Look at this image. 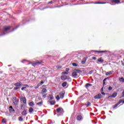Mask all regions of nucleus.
Instances as JSON below:
<instances>
[{
	"instance_id": "nucleus-22",
	"label": "nucleus",
	"mask_w": 124,
	"mask_h": 124,
	"mask_svg": "<svg viewBox=\"0 0 124 124\" xmlns=\"http://www.w3.org/2000/svg\"><path fill=\"white\" fill-rule=\"evenodd\" d=\"M97 61L99 62H104V60H103V59H102L101 58H99L97 60Z\"/></svg>"
},
{
	"instance_id": "nucleus-55",
	"label": "nucleus",
	"mask_w": 124,
	"mask_h": 124,
	"mask_svg": "<svg viewBox=\"0 0 124 124\" xmlns=\"http://www.w3.org/2000/svg\"><path fill=\"white\" fill-rule=\"evenodd\" d=\"M59 107V105L55 106V107Z\"/></svg>"
},
{
	"instance_id": "nucleus-31",
	"label": "nucleus",
	"mask_w": 124,
	"mask_h": 124,
	"mask_svg": "<svg viewBox=\"0 0 124 124\" xmlns=\"http://www.w3.org/2000/svg\"><path fill=\"white\" fill-rule=\"evenodd\" d=\"M20 89L19 87H15V88H14V90L15 91H16V90H18V89Z\"/></svg>"
},
{
	"instance_id": "nucleus-60",
	"label": "nucleus",
	"mask_w": 124,
	"mask_h": 124,
	"mask_svg": "<svg viewBox=\"0 0 124 124\" xmlns=\"http://www.w3.org/2000/svg\"><path fill=\"white\" fill-rule=\"evenodd\" d=\"M92 115H94V114H93V113H92Z\"/></svg>"
},
{
	"instance_id": "nucleus-21",
	"label": "nucleus",
	"mask_w": 124,
	"mask_h": 124,
	"mask_svg": "<svg viewBox=\"0 0 124 124\" xmlns=\"http://www.w3.org/2000/svg\"><path fill=\"white\" fill-rule=\"evenodd\" d=\"M95 52H96L98 54H100L101 53H105V52H106V51H95Z\"/></svg>"
},
{
	"instance_id": "nucleus-12",
	"label": "nucleus",
	"mask_w": 124,
	"mask_h": 124,
	"mask_svg": "<svg viewBox=\"0 0 124 124\" xmlns=\"http://www.w3.org/2000/svg\"><path fill=\"white\" fill-rule=\"evenodd\" d=\"M40 64H41V62H34V63L32 64L33 66H35V65H39Z\"/></svg>"
},
{
	"instance_id": "nucleus-6",
	"label": "nucleus",
	"mask_w": 124,
	"mask_h": 124,
	"mask_svg": "<svg viewBox=\"0 0 124 124\" xmlns=\"http://www.w3.org/2000/svg\"><path fill=\"white\" fill-rule=\"evenodd\" d=\"M121 0H110V2H112V3H115L116 4H118L120 3Z\"/></svg>"
},
{
	"instance_id": "nucleus-15",
	"label": "nucleus",
	"mask_w": 124,
	"mask_h": 124,
	"mask_svg": "<svg viewBox=\"0 0 124 124\" xmlns=\"http://www.w3.org/2000/svg\"><path fill=\"white\" fill-rule=\"evenodd\" d=\"M61 79H62L63 80H65L66 79H67V76H62L61 77Z\"/></svg>"
},
{
	"instance_id": "nucleus-18",
	"label": "nucleus",
	"mask_w": 124,
	"mask_h": 124,
	"mask_svg": "<svg viewBox=\"0 0 124 124\" xmlns=\"http://www.w3.org/2000/svg\"><path fill=\"white\" fill-rule=\"evenodd\" d=\"M29 106H31V107H32V106H34V102H30L29 103Z\"/></svg>"
},
{
	"instance_id": "nucleus-29",
	"label": "nucleus",
	"mask_w": 124,
	"mask_h": 124,
	"mask_svg": "<svg viewBox=\"0 0 124 124\" xmlns=\"http://www.w3.org/2000/svg\"><path fill=\"white\" fill-rule=\"evenodd\" d=\"M96 3L97 4H105V3H106V2H98Z\"/></svg>"
},
{
	"instance_id": "nucleus-33",
	"label": "nucleus",
	"mask_w": 124,
	"mask_h": 124,
	"mask_svg": "<svg viewBox=\"0 0 124 124\" xmlns=\"http://www.w3.org/2000/svg\"><path fill=\"white\" fill-rule=\"evenodd\" d=\"M90 105H91V103H90V102H88L87 103V107H89V106H90Z\"/></svg>"
},
{
	"instance_id": "nucleus-24",
	"label": "nucleus",
	"mask_w": 124,
	"mask_h": 124,
	"mask_svg": "<svg viewBox=\"0 0 124 124\" xmlns=\"http://www.w3.org/2000/svg\"><path fill=\"white\" fill-rule=\"evenodd\" d=\"M119 81H120V82H123V83H124V78H119Z\"/></svg>"
},
{
	"instance_id": "nucleus-56",
	"label": "nucleus",
	"mask_w": 124,
	"mask_h": 124,
	"mask_svg": "<svg viewBox=\"0 0 124 124\" xmlns=\"http://www.w3.org/2000/svg\"><path fill=\"white\" fill-rule=\"evenodd\" d=\"M24 89H27V87H23Z\"/></svg>"
},
{
	"instance_id": "nucleus-50",
	"label": "nucleus",
	"mask_w": 124,
	"mask_h": 124,
	"mask_svg": "<svg viewBox=\"0 0 124 124\" xmlns=\"http://www.w3.org/2000/svg\"><path fill=\"white\" fill-rule=\"evenodd\" d=\"M93 60H96V57H93Z\"/></svg>"
},
{
	"instance_id": "nucleus-38",
	"label": "nucleus",
	"mask_w": 124,
	"mask_h": 124,
	"mask_svg": "<svg viewBox=\"0 0 124 124\" xmlns=\"http://www.w3.org/2000/svg\"><path fill=\"white\" fill-rule=\"evenodd\" d=\"M46 95H47V94H44V95H43V97H44V98H46Z\"/></svg>"
},
{
	"instance_id": "nucleus-58",
	"label": "nucleus",
	"mask_w": 124,
	"mask_h": 124,
	"mask_svg": "<svg viewBox=\"0 0 124 124\" xmlns=\"http://www.w3.org/2000/svg\"><path fill=\"white\" fill-rule=\"evenodd\" d=\"M115 4H111V5H115Z\"/></svg>"
},
{
	"instance_id": "nucleus-25",
	"label": "nucleus",
	"mask_w": 124,
	"mask_h": 124,
	"mask_svg": "<svg viewBox=\"0 0 124 124\" xmlns=\"http://www.w3.org/2000/svg\"><path fill=\"white\" fill-rule=\"evenodd\" d=\"M92 86V84H90V83H87L85 85V87L86 88H89L90 86Z\"/></svg>"
},
{
	"instance_id": "nucleus-51",
	"label": "nucleus",
	"mask_w": 124,
	"mask_h": 124,
	"mask_svg": "<svg viewBox=\"0 0 124 124\" xmlns=\"http://www.w3.org/2000/svg\"><path fill=\"white\" fill-rule=\"evenodd\" d=\"M13 107L12 106L10 107V109H13Z\"/></svg>"
},
{
	"instance_id": "nucleus-53",
	"label": "nucleus",
	"mask_w": 124,
	"mask_h": 124,
	"mask_svg": "<svg viewBox=\"0 0 124 124\" xmlns=\"http://www.w3.org/2000/svg\"><path fill=\"white\" fill-rule=\"evenodd\" d=\"M52 99H53V97H51L50 98V100H52Z\"/></svg>"
},
{
	"instance_id": "nucleus-20",
	"label": "nucleus",
	"mask_w": 124,
	"mask_h": 124,
	"mask_svg": "<svg viewBox=\"0 0 124 124\" xmlns=\"http://www.w3.org/2000/svg\"><path fill=\"white\" fill-rule=\"evenodd\" d=\"M18 121L19 122H23V116H20L18 117Z\"/></svg>"
},
{
	"instance_id": "nucleus-14",
	"label": "nucleus",
	"mask_w": 124,
	"mask_h": 124,
	"mask_svg": "<svg viewBox=\"0 0 124 124\" xmlns=\"http://www.w3.org/2000/svg\"><path fill=\"white\" fill-rule=\"evenodd\" d=\"M48 91H47V89L44 88L42 90V94H44V93H47Z\"/></svg>"
},
{
	"instance_id": "nucleus-2",
	"label": "nucleus",
	"mask_w": 124,
	"mask_h": 124,
	"mask_svg": "<svg viewBox=\"0 0 124 124\" xmlns=\"http://www.w3.org/2000/svg\"><path fill=\"white\" fill-rule=\"evenodd\" d=\"M81 72H82L81 70L76 69L72 73V76L73 77V78H78V77H79V75H78V73H81Z\"/></svg>"
},
{
	"instance_id": "nucleus-26",
	"label": "nucleus",
	"mask_w": 124,
	"mask_h": 124,
	"mask_svg": "<svg viewBox=\"0 0 124 124\" xmlns=\"http://www.w3.org/2000/svg\"><path fill=\"white\" fill-rule=\"evenodd\" d=\"M62 75H66V74H68V72H62Z\"/></svg>"
},
{
	"instance_id": "nucleus-34",
	"label": "nucleus",
	"mask_w": 124,
	"mask_h": 124,
	"mask_svg": "<svg viewBox=\"0 0 124 124\" xmlns=\"http://www.w3.org/2000/svg\"><path fill=\"white\" fill-rule=\"evenodd\" d=\"M2 123L3 124H5V119H2Z\"/></svg>"
},
{
	"instance_id": "nucleus-19",
	"label": "nucleus",
	"mask_w": 124,
	"mask_h": 124,
	"mask_svg": "<svg viewBox=\"0 0 124 124\" xmlns=\"http://www.w3.org/2000/svg\"><path fill=\"white\" fill-rule=\"evenodd\" d=\"M33 111V108H32L31 107L29 109V113H32Z\"/></svg>"
},
{
	"instance_id": "nucleus-46",
	"label": "nucleus",
	"mask_w": 124,
	"mask_h": 124,
	"mask_svg": "<svg viewBox=\"0 0 124 124\" xmlns=\"http://www.w3.org/2000/svg\"><path fill=\"white\" fill-rule=\"evenodd\" d=\"M103 85L104 86H105V85H106L105 81H103Z\"/></svg>"
},
{
	"instance_id": "nucleus-54",
	"label": "nucleus",
	"mask_w": 124,
	"mask_h": 124,
	"mask_svg": "<svg viewBox=\"0 0 124 124\" xmlns=\"http://www.w3.org/2000/svg\"><path fill=\"white\" fill-rule=\"evenodd\" d=\"M49 3H53V1H51L49 2Z\"/></svg>"
},
{
	"instance_id": "nucleus-47",
	"label": "nucleus",
	"mask_w": 124,
	"mask_h": 124,
	"mask_svg": "<svg viewBox=\"0 0 124 124\" xmlns=\"http://www.w3.org/2000/svg\"><path fill=\"white\" fill-rule=\"evenodd\" d=\"M18 27H19V26H17L15 29H13V31H15V30H16V29H17Z\"/></svg>"
},
{
	"instance_id": "nucleus-7",
	"label": "nucleus",
	"mask_w": 124,
	"mask_h": 124,
	"mask_svg": "<svg viewBox=\"0 0 124 124\" xmlns=\"http://www.w3.org/2000/svg\"><path fill=\"white\" fill-rule=\"evenodd\" d=\"M117 93L115 92L112 95L109 96L108 97H111L112 98H115V97H116V96H117Z\"/></svg>"
},
{
	"instance_id": "nucleus-48",
	"label": "nucleus",
	"mask_w": 124,
	"mask_h": 124,
	"mask_svg": "<svg viewBox=\"0 0 124 124\" xmlns=\"http://www.w3.org/2000/svg\"><path fill=\"white\" fill-rule=\"evenodd\" d=\"M38 87H39V85H38L36 87H35V89H38Z\"/></svg>"
},
{
	"instance_id": "nucleus-35",
	"label": "nucleus",
	"mask_w": 124,
	"mask_h": 124,
	"mask_svg": "<svg viewBox=\"0 0 124 124\" xmlns=\"http://www.w3.org/2000/svg\"><path fill=\"white\" fill-rule=\"evenodd\" d=\"M112 87L111 86H109V88H108V91H112Z\"/></svg>"
},
{
	"instance_id": "nucleus-49",
	"label": "nucleus",
	"mask_w": 124,
	"mask_h": 124,
	"mask_svg": "<svg viewBox=\"0 0 124 124\" xmlns=\"http://www.w3.org/2000/svg\"><path fill=\"white\" fill-rule=\"evenodd\" d=\"M26 60H24L22 61V62L24 63V62H26Z\"/></svg>"
},
{
	"instance_id": "nucleus-52",
	"label": "nucleus",
	"mask_w": 124,
	"mask_h": 124,
	"mask_svg": "<svg viewBox=\"0 0 124 124\" xmlns=\"http://www.w3.org/2000/svg\"><path fill=\"white\" fill-rule=\"evenodd\" d=\"M24 90H25V89L23 88V87H22V88H21V91H24Z\"/></svg>"
},
{
	"instance_id": "nucleus-57",
	"label": "nucleus",
	"mask_w": 124,
	"mask_h": 124,
	"mask_svg": "<svg viewBox=\"0 0 124 124\" xmlns=\"http://www.w3.org/2000/svg\"><path fill=\"white\" fill-rule=\"evenodd\" d=\"M23 107V105H22V106H21V109H22Z\"/></svg>"
},
{
	"instance_id": "nucleus-23",
	"label": "nucleus",
	"mask_w": 124,
	"mask_h": 124,
	"mask_svg": "<svg viewBox=\"0 0 124 124\" xmlns=\"http://www.w3.org/2000/svg\"><path fill=\"white\" fill-rule=\"evenodd\" d=\"M112 72L110 71L109 72H106V75L107 76H108V75H112Z\"/></svg>"
},
{
	"instance_id": "nucleus-3",
	"label": "nucleus",
	"mask_w": 124,
	"mask_h": 124,
	"mask_svg": "<svg viewBox=\"0 0 124 124\" xmlns=\"http://www.w3.org/2000/svg\"><path fill=\"white\" fill-rule=\"evenodd\" d=\"M13 102L15 105H18L19 104V99L16 97L13 98Z\"/></svg>"
},
{
	"instance_id": "nucleus-37",
	"label": "nucleus",
	"mask_w": 124,
	"mask_h": 124,
	"mask_svg": "<svg viewBox=\"0 0 124 124\" xmlns=\"http://www.w3.org/2000/svg\"><path fill=\"white\" fill-rule=\"evenodd\" d=\"M81 63H82V64H85V63H86V61H82V62H81Z\"/></svg>"
},
{
	"instance_id": "nucleus-11",
	"label": "nucleus",
	"mask_w": 124,
	"mask_h": 124,
	"mask_svg": "<svg viewBox=\"0 0 124 124\" xmlns=\"http://www.w3.org/2000/svg\"><path fill=\"white\" fill-rule=\"evenodd\" d=\"M15 86L16 87H21V86H22V82H16V83L15 84Z\"/></svg>"
},
{
	"instance_id": "nucleus-1",
	"label": "nucleus",
	"mask_w": 124,
	"mask_h": 124,
	"mask_svg": "<svg viewBox=\"0 0 124 124\" xmlns=\"http://www.w3.org/2000/svg\"><path fill=\"white\" fill-rule=\"evenodd\" d=\"M11 29V26H4L3 27V30L2 31H0V36H3L4 35H5V34H7L8 33V32H6V31H9V30H10Z\"/></svg>"
},
{
	"instance_id": "nucleus-44",
	"label": "nucleus",
	"mask_w": 124,
	"mask_h": 124,
	"mask_svg": "<svg viewBox=\"0 0 124 124\" xmlns=\"http://www.w3.org/2000/svg\"><path fill=\"white\" fill-rule=\"evenodd\" d=\"M101 94H103V95H105V93H104V92L101 93Z\"/></svg>"
},
{
	"instance_id": "nucleus-32",
	"label": "nucleus",
	"mask_w": 124,
	"mask_h": 124,
	"mask_svg": "<svg viewBox=\"0 0 124 124\" xmlns=\"http://www.w3.org/2000/svg\"><path fill=\"white\" fill-rule=\"evenodd\" d=\"M72 65L73 66H77V64L76 63H73Z\"/></svg>"
},
{
	"instance_id": "nucleus-16",
	"label": "nucleus",
	"mask_w": 124,
	"mask_h": 124,
	"mask_svg": "<svg viewBox=\"0 0 124 124\" xmlns=\"http://www.w3.org/2000/svg\"><path fill=\"white\" fill-rule=\"evenodd\" d=\"M67 85V82L66 81H65L62 83V87H66Z\"/></svg>"
},
{
	"instance_id": "nucleus-13",
	"label": "nucleus",
	"mask_w": 124,
	"mask_h": 124,
	"mask_svg": "<svg viewBox=\"0 0 124 124\" xmlns=\"http://www.w3.org/2000/svg\"><path fill=\"white\" fill-rule=\"evenodd\" d=\"M20 100L23 101V103H24L25 104H26V103H27V100L26 99V97H25L21 98L20 99Z\"/></svg>"
},
{
	"instance_id": "nucleus-8",
	"label": "nucleus",
	"mask_w": 124,
	"mask_h": 124,
	"mask_svg": "<svg viewBox=\"0 0 124 124\" xmlns=\"http://www.w3.org/2000/svg\"><path fill=\"white\" fill-rule=\"evenodd\" d=\"M60 98H63L64 97V92H62L60 93Z\"/></svg>"
},
{
	"instance_id": "nucleus-40",
	"label": "nucleus",
	"mask_w": 124,
	"mask_h": 124,
	"mask_svg": "<svg viewBox=\"0 0 124 124\" xmlns=\"http://www.w3.org/2000/svg\"><path fill=\"white\" fill-rule=\"evenodd\" d=\"M108 78H104V79L103 80V82H106V80H107Z\"/></svg>"
},
{
	"instance_id": "nucleus-10",
	"label": "nucleus",
	"mask_w": 124,
	"mask_h": 124,
	"mask_svg": "<svg viewBox=\"0 0 124 124\" xmlns=\"http://www.w3.org/2000/svg\"><path fill=\"white\" fill-rule=\"evenodd\" d=\"M77 120L78 121H82L83 120V117L81 115H78L77 117Z\"/></svg>"
},
{
	"instance_id": "nucleus-4",
	"label": "nucleus",
	"mask_w": 124,
	"mask_h": 124,
	"mask_svg": "<svg viewBox=\"0 0 124 124\" xmlns=\"http://www.w3.org/2000/svg\"><path fill=\"white\" fill-rule=\"evenodd\" d=\"M56 111L57 112V113L60 114H63V109L62 108H57Z\"/></svg>"
},
{
	"instance_id": "nucleus-45",
	"label": "nucleus",
	"mask_w": 124,
	"mask_h": 124,
	"mask_svg": "<svg viewBox=\"0 0 124 124\" xmlns=\"http://www.w3.org/2000/svg\"><path fill=\"white\" fill-rule=\"evenodd\" d=\"M122 97H124V95L122 94V96L120 97V98H122Z\"/></svg>"
},
{
	"instance_id": "nucleus-30",
	"label": "nucleus",
	"mask_w": 124,
	"mask_h": 124,
	"mask_svg": "<svg viewBox=\"0 0 124 124\" xmlns=\"http://www.w3.org/2000/svg\"><path fill=\"white\" fill-rule=\"evenodd\" d=\"M56 98L57 99V100H60V96L59 95H58L56 97Z\"/></svg>"
},
{
	"instance_id": "nucleus-41",
	"label": "nucleus",
	"mask_w": 124,
	"mask_h": 124,
	"mask_svg": "<svg viewBox=\"0 0 124 124\" xmlns=\"http://www.w3.org/2000/svg\"><path fill=\"white\" fill-rule=\"evenodd\" d=\"M118 106L117 104H115L114 107H113V108H116V107H117Z\"/></svg>"
},
{
	"instance_id": "nucleus-28",
	"label": "nucleus",
	"mask_w": 124,
	"mask_h": 124,
	"mask_svg": "<svg viewBox=\"0 0 124 124\" xmlns=\"http://www.w3.org/2000/svg\"><path fill=\"white\" fill-rule=\"evenodd\" d=\"M10 113H13V112H15V110L14 108L10 109Z\"/></svg>"
},
{
	"instance_id": "nucleus-43",
	"label": "nucleus",
	"mask_w": 124,
	"mask_h": 124,
	"mask_svg": "<svg viewBox=\"0 0 124 124\" xmlns=\"http://www.w3.org/2000/svg\"><path fill=\"white\" fill-rule=\"evenodd\" d=\"M24 86H26L27 88H29V85L27 84H25Z\"/></svg>"
},
{
	"instance_id": "nucleus-39",
	"label": "nucleus",
	"mask_w": 124,
	"mask_h": 124,
	"mask_svg": "<svg viewBox=\"0 0 124 124\" xmlns=\"http://www.w3.org/2000/svg\"><path fill=\"white\" fill-rule=\"evenodd\" d=\"M56 67L57 68H58V69L62 68V66H58Z\"/></svg>"
},
{
	"instance_id": "nucleus-17",
	"label": "nucleus",
	"mask_w": 124,
	"mask_h": 124,
	"mask_svg": "<svg viewBox=\"0 0 124 124\" xmlns=\"http://www.w3.org/2000/svg\"><path fill=\"white\" fill-rule=\"evenodd\" d=\"M38 106H42L43 105V102L42 101L39 102L37 104Z\"/></svg>"
},
{
	"instance_id": "nucleus-27",
	"label": "nucleus",
	"mask_w": 124,
	"mask_h": 124,
	"mask_svg": "<svg viewBox=\"0 0 124 124\" xmlns=\"http://www.w3.org/2000/svg\"><path fill=\"white\" fill-rule=\"evenodd\" d=\"M55 104H56V101H52L50 102L51 105H54Z\"/></svg>"
},
{
	"instance_id": "nucleus-9",
	"label": "nucleus",
	"mask_w": 124,
	"mask_h": 124,
	"mask_svg": "<svg viewBox=\"0 0 124 124\" xmlns=\"http://www.w3.org/2000/svg\"><path fill=\"white\" fill-rule=\"evenodd\" d=\"M22 116H26L28 114V111L26 109H24L21 113Z\"/></svg>"
},
{
	"instance_id": "nucleus-42",
	"label": "nucleus",
	"mask_w": 124,
	"mask_h": 124,
	"mask_svg": "<svg viewBox=\"0 0 124 124\" xmlns=\"http://www.w3.org/2000/svg\"><path fill=\"white\" fill-rule=\"evenodd\" d=\"M43 84H44V82L43 81H41V85Z\"/></svg>"
},
{
	"instance_id": "nucleus-36",
	"label": "nucleus",
	"mask_w": 124,
	"mask_h": 124,
	"mask_svg": "<svg viewBox=\"0 0 124 124\" xmlns=\"http://www.w3.org/2000/svg\"><path fill=\"white\" fill-rule=\"evenodd\" d=\"M70 69L68 68H66V72H68L69 71Z\"/></svg>"
},
{
	"instance_id": "nucleus-5",
	"label": "nucleus",
	"mask_w": 124,
	"mask_h": 124,
	"mask_svg": "<svg viewBox=\"0 0 124 124\" xmlns=\"http://www.w3.org/2000/svg\"><path fill=\"white\" fill-rule=\"evenodd\" d=\"M102 98V95L101 94L99 93L97 95H96L94 97V98L95 99H100V98Z\"/></svg>"
},
{
	"instance_id": "nucleus-59",
	"label": "nucleus",
	"mask_w": 124,
	"mask_h": 124,
	"mask_svg": "<svg viewBox=\"0 0 124 124\" xmlns=\"http://www.w3.org/2000/svg\"><path fill=\"white\" fill-rule=\"evenodd\" d=\"M8 66H11V65H8Z\"/></svg>"
}]
</instances>
